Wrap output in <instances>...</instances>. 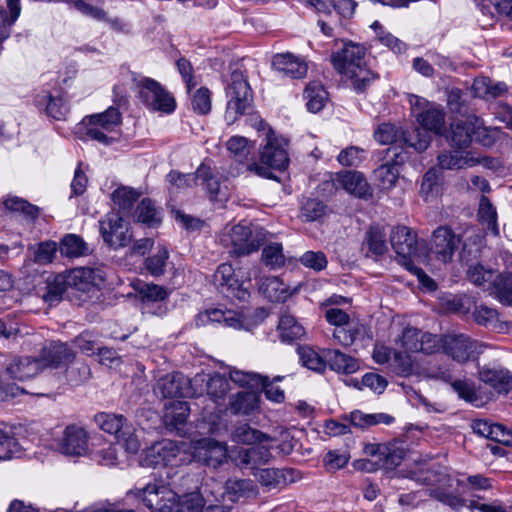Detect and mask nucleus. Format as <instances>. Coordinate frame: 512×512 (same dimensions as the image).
<instances>
[{
    "mask_svg": "<svg viewBox=\"0 0 512 512\" xmlns=\"http://www.w3.org/2000/svg\"><path fill=\"white\" fill-rule=\"evenodd\" d=\"M217 289L227 297H235L245 300L249 296L245 282H250L249 272L235 271L230 263H222L218 266L213 276Z\"/></svg>",
    "mask_w": 512,
    "mask_h": 512,
    "instance_id": "4468645a",
    "label": "nucleus"
},
{
    "mask_svg": "<svg viewBox=\"0 0 512 512\" xmlns=\"http://www.w3.org/2000/svg\"><path fill=\"white\" fill-rule=\"evenodd\" d=\"M374 138L381 145L398 143L401 146L412 147L419 152L426 150L431 142V137L426 132L413 130L406 134L391 123L380 124L374 132Z\"/></svg>",
    "mask_w": 512,
    "mask_h": 512,
    "instance_id": "ddd939ff",
    "label": "nucleus"
},
{
    "mask_svg": "<svg viewBox=\"0 0 512 512\" xmlns=\"http://www.w3.org/2000/svg\"><path fill=\"white\" fill-rule=\"evenodd\" d=\"M42 369L39 358L18 357L9 364L7 373L14 379L24 381L36 376Z\"/></svg>",
    "mask_w": 512,
    "mask_h": 512,
    "instance_id": "473e14b6",
    "label": "nucleus"
},
{
    "mask_svg": "<svg viewBox=\"0 0 512 512\" xmlns=\"http://www.w3.org/2000/svg\"><path fill=\"white\" fill-rule=\"evenodd\" d=\"M75 354L71 348L62 342H51L44 346L39 360L43 365V369L46 367H62L73 362Z\"/></svg>",
    "mask_w": 512,
    "mask_h": 512,
    "instance_id": "bb28decb",
    "label": "nucleus"
},
{
    "mask_svg": "<svg viewBox=\"0 0 512 512\" xmlns=\"http://www.w3.org/2000/svg\"><path fill=\"white\" fill-rule=\"evenodd\" d=\"M191 461L187 442L169 439L154 443L141 456V464L148 467L180 466Z\"/></svg>",
    "mask_w": 512,
    "mask_h": 512,
    "instance_id": "7ed1b4c3",
    "label": "nucleus"
},
{
    "mask_svg": "<svg viewBox=\"0 0 512 512\" xmlns=\"http://www.w3.org/2000/svg\"><path fill=\"white\" fill-rule=\"evenodd\" d=\"M287 142L285 139L278 137L275 133L268 129L266 133V143L260 150L261 166L274 170H285L289 164V157L286 150Z\"/></svg>",
    "mask_w": 512,
    "mask_h": 512,
    "instance_id": "a211bd4d",
    "label": "nucleus"
},
{
    "mask_svg": "<svg viewBox=\"0 0 512 512\" xmlns=\"http://www.w3.org/2000/svg\"><path fill=\"white\" fill-rule=\"evenodd\" d=\"M324 357L330 368L338 373L353 374L360 368L357 359L339 350H326Z\"/></svg>",
    "mask_w": 512,
    "mask_h": 512,
    "instance_id": "4c0bfd02",
    "label": "nucleus"
},
{
    "mask_svg": "<svg viewBox=\"0 0 512 512\" xmlns=\"http://www.w3.org/2000/svg\"><path fill=\"white\" fill-rule=\"evenodd\" d=\"M278 331L283 341H294L305 335V328L293 315L283 314L280 317Z\"/></svg>",
    "mask_w": 512,
    "mask_h": 512,
    "instance_id": "a18cd8bd",
    "label": "nucleus"
},
{
    "mask_svg": "<svg viewBox=\"0 0 512 512\" xmlns=\"http://www.w3.org/2000/svg\"><path fill=\"white\" fill-rule=\"evenodd\" d=\"M229 378L235 384L251 389H258L265 382V376L253 372L238 370L236 368L230 369Z\"/></svg>",
    "mask_w": 512,
    "mask_h": 512,
    "instance_id": "4d7b16f0",
    "label": "nucleus"
},
{
    "mask_svg": "<svg viewBox=\"0 0 512 512\" xmlns=\"http://www.w3.org/2000/svg\"><path fill=\"white\" fill-rule=\"evenodd\" d=\"M38 104H45V110L47 115L56 120L63 119L68 111L66 105L64 104L61 98H53L49 94L43 95L42 98L38 100Z\"/></svg>",
    "mask_w": 512,
    "mask_h": 512,
    "instance_id": "0e129e2a",
    "label": "nucleus"
},
{
    "mask_svg": "<svg viewBox=\"0 0 512 512\" xmlns=\"http://www.w3.org/2000/svg\"><path fill=\"white\" fill-rule=\"evenodd\" d=\"M135 218L138 222L148 225H154L160 222L159 213L149 199H143L137 206Z\"/></svg>",
    "mask_w": 512,
    "mask_h": 512,
    "instance_id": "680f3d73",
    "label": "nucleus"
},
{
    "mask_svg": "<svg viewBox=\"0 0 512 512\" xmlns=\"http://www.w3.org/2000/svg\"><path fill=\"white\" fill-rule=\"evenodd\" d=\"M62 256L68 258H78L89 254L88 244L76 234L65 235L59 245Z\"/></svg>",
    "mask_w": 512,
    "mask_h": 512,
    "instance_id": "79ce46f5",
    "label": "nucleus"
},
{
    "mask_svg": "<svg viewBox=\"0 0 512 512\" xmlns=\"http://www.w3.org/2000/svg\"><path fill=\"white\" fill-rule=\"evenodd\" d=\"M204 382L203 376L189 379L179 372H173L160 377L154 387L157 395L166 399L195 397L202 395L198 386Z\"/></svg>",
    "mask_w": 512,
    "mask_h": 512,
    "instance_id": "6e6552de",
    "label": "nucleus"
},
{
    "mask_svg": "<svg viewBox=\"0 0 512 512\" xmlns=\"http://www.w3.org/2000/svg\"><path fill=\"white\" fill-rule=\"evenodd\" d=\"M478 117L469 115L465 118L456 119L450 128L449 139L455 147H467L473 141V133L477 129Z\"/></svg>",
    "mask_w": 512,
    "mask_h": 512,
    "instance_id": "c85d7f7f",
    "label": "nucleus"
},
{
    "mask_svg": "<svg viewBox=\"0 0 512 512\" xmlns=\"http://www.w3.org/2000/svg\"><path fill=\"white\" fill-rule=\"evenodd\" d=\"M400 344L404 352L394 351L393 363L395 369L402 375H408L413 371V360L409 353L432 354L440 350L437 336L414 327H407L403 330Z\"/></svg>",
    "mask_w": 512,
    "mask_h": 512,
    "instance_id": "f03ea898",
    "label": "nucleus"
},
{
    "mask_svg": "<svg viewBox=\"0 0 512 512\" xmlns=\"http://www.w3.org/2000/svg\"><path fill=\"white\" fill-rule=\"evenodd\" d=\"M392 248L398 257L402 259L406 267L412 264V259L417 257V235L407 226H396L390 235Z\"/></svg>",
    "mask_w": 512,
    "mask_h": 512,
    "instance_id": "5701e85b",
    "label": "nucleus"
},
{
    "mask_svg": "<svg viewBox=\"0 0 512 512\" xmlns=\"http://www.w3.org/2000/svg\"><path fill=\"white\" fill-rule=\"evenodd\" d=\"M95 422L101 430L114 435L128 453L139 451L141 443L136 429L123 415L101 412L95 415Z\"/></svg>",
    "mask_w": 512,
    "mask_h": 512,
    "instance_id": "20e7f679",
    "label": "nucleus"
},
{
    "mask_svg": "<svg viewBox=\"0 0 512 512\" xmlns=\"http://www.w3.org/2000/svg\"><path fill=\"white\" fill-rule=\"evenodd\" d=\"M65 277L68 286L83 292H88L94 287H99L105 278L101 269L90 267L75 268Z\"/></svg>",
    "mask_w": 512,
    "mask_h": 512,
    "instance_id": "a878e982",
    "label": "nucleus"
},
{
    "mask_svg": "<svg viewBox=\"0 0 512 512\" xmlns=\"http://www.w3.org/2000/svg\"><path fill=\"white\" fill-rule=\"evenodd\" d=\"M296 290V288L291 290L287 284L276 276L264 277L259 282V291L270 301L284 302Z\"/></svg>",
    "mask_w": 512,
    "mask_h": 512,
    "instance_id": "f704fd0d",
    "label": "nucleus"
},
{
    "mask_svg": "<svg viewBox=\"0 0 512 512\" xmlns=\"http://www.w3.org/2000/svg\"><path fill=\"white\" fill-rule=\"evenodd\" d=\"M100 232L104 242L114 249L126 246L131 240L128 227L117 212L107 213L100 220Z\"/></svg>",
    "mask_w": 512,
    "mask_h": 512,
    "instance_id": "aec40b11",
    "label": "nucleus"
},
{
    "mask_svg": "<svg viewBox=\"0 0 512 512\" xmlns=\"http://www.w3.org/2000/svg\"><path fill=\"white\" fill-rule=\"evenodd\" d=\"M497 299L506 305H512V271H505L493 281Z\"/></svg>",
    "mask_w": 512,
    "mask_h": 512,
    "instance_id": "6e6d98bb",
    "label": "nucleus"
},
{
    "mask_svg": "<svg viewBox=\"0 0 512 512\" xmlns=\"http://www.w3.org/2000/svg\"><path fill=\"white\" fill-rule=\"evenodd\" d=\"M473 431L487 439L499 442L506 446H512V430L504 425L491 423L487 420H475L472 424Z\"/></svg>",
    "mask_w": 512,
    "mask_h": 512,
    "instance_id": "2f4dec72",
    "label": "nucleus"
},
{
    "mask_svg": "<svg viewBox=\"0 0 512 512\" xmlns=\"http://www.w3.org/2000/svg\"><path fill=\"white\" fill-rule=\"evenodd\" d=\"M484 16L493 20L496 15L512 20V0H475Z\"/></svg>",
    "mask_w": 512,
    "mask_h": 512,
    "instance_id": "c03bdc74",
    "label": "nucleus"
},
{
    "mask_svg": "<svg viewBox=\"0 0 512 512\" xmlns=\"http://www.w3.org/2000/svg\"><path fill=\"white\" fill-rule=\"evenodd\" d=\"M219 243L232 256H245L258 250L261 240L247 225H226L218 236Z\"/></svg>",
    "mask_w": 512,
    "mask_h": 512,
    "instance_id": "423d86ee",
    "label": "nucleus"
},
{
    "mask_svg": "<svg viewBox=\"0 0 512 512\" xmlns=\"http://www.w3.org/2000/svg\"><path fill=\"white\" fill-rule=\"evenodd\" d=\"M477 159L468 153L455 151L453 153H443L438 156V165L442 169H461L471 167L477 163Z\"/></svg>",
    "mask_w": 512,
    "mask_h": 512,
    "instance_id": "8fccbe9b",
    "label": "nucleus"
},
{
    "mask_svg": "<svg viewBox=\"0 0 512 512\" xmlns=\"http://www.w3.org/2000/svg\"><path fill=\"white\" fill-rule=\"evenodd\" d=\"M408 102L413 115L422 127L416 130L426 132L430 137L429 132L441 133L445 123V115L440 105L431 103L427 99L414 94L408 95Z\"/></svg>",
    "mask_w": 512,
    "mask_h": 512,
    "instance_id": "f8f14e48",
    "label": "nucleus"
},
{
    "mask_svg": "<svg viewBox=\"0 0 512 512\" xmlns=\"http://www.w3.org/2000/svg\"><path fill=\"white\" fill-rule=\"evenodd\" d=\"M190 414V408L185 401H170L164 406L163 420L170 430L180 432Z\"/></svg>",
    "mask_w": 512,
    "mask_h": 512,
    "instance_id": "72a5a7b5",
    "label": "nucleus"
},
{
    "mask_svg": "<svg viewBox=\"0 0 512 512\" xmlns=\"http://www.w3.org/2000/svg\"><path fill=\"white\" fill-rule=\"evenodd\" d=\"M371 28L375 30L378 40L393 52L402 53L405 51V44L391 33L385 31L378 21L373 22Z\"/></svg>",
    "mask_w": 512,
    "mask_h": 512,
    "instance_id": "e2e57ef3",
    "label": "nucleus"
},
{
    "mask_svg": "<svg viewBox=\"0 0 512 512\" xmlns=\"http://www.w3.org/2000/svg\"><path fill=\"white\" fill-rule=\"evenodd\" d=\"M192 460H196L214 468L221 465L228 457V449L224 443L211 438H203L187 442Z\"/></svg>",
    "mask_w": 512,
    "mask_h": 512,
    "instance_id": "6ab92c4d",
    "label": "nucleus"
},
{
    "mask_svg": "<svg viewBox=\"0 0 512 512\" xmlns=\"http://www.w3.org/2000/svg\"><path fill=\"white\" fill-rule=\"evenodd\" d=\"M67 279L64 275H56L47 282V292L43 295L45 302L53 305L57 303L67 289Z\"/></svg>",
    "mask_w": 512,
    "mask_h": 512,
    "instance_id": "bf43d9fd",
    "label": "nucleus"
},
{
    "mask_svg": "<svg viewBox=\"0 0 512 512\" xmlns=\"http://www.w3.org/2000/svg\"><path fill=\"white\" fill-rule=\"evenodd\" d=\"M452 387L461 399L477 407L484 404V399L476 390L474 382L470 380H457L452 383Z\"/></svg>",
    "mask_w": 512,
    "mask_h": 512,
    "instance_id": "603ef678",
    "label": "nucleus"
},
{
    "mask_svg": "<svg viewBox=\"0 0 512 512\" xmlns=\"http://www.w3.org/2000/svg\"><path fill=\"white\" fill-rule=\"evenodd\" d=\"M261 485L276 488L294 482L292 469L265 468L253 473Z\"/></svg>",
    "mask_w": 512,
    "mask_h": 512,
    "instance_id": "c9c22d12",
    "label": "nucleus"
},
{
    "mask_svg": "<svg viewBox=\"0 0 512 512\" xmlns=\"http://www.w3.org/2000/svg\"><path fill=\"white\" fill-rule=\"evenodd\" d=\"M133 81L144 106L154 112L172 113L176 108L174 97L156 80L138 76Z\"/></svg>",
    "mask_w": 512,
    "mask_h": 512,
    "instance_id": "0eeeda50",
    "label": "nucleus"
},
{
    "mask_svg": "<svg viewBox=\"0 0 512 512\" xmlns=\"http://www.w3.org/2000/svg\"><path fill=\"white\" fill-rule=\"evenodd\" d=\"M298 354L301 363L310 370L316 372H323L326 368V359L319 355L310 346H300L298 348Z\"/></svg>",
    "mask_w": 512,
    "mask_h": 512,
    "instance_id": "13d9d810",
    "label": "nucleus"
},
{
    "mask_svg": "<svg viewBox=\"0 0 512 512\" xmlns=\"http://www.w3.org/2000/svg\"><path fill=\"white\" fill-rule=\"evenodd\" d=\"M257 494V486L251 479H229L225 484V495L232 502Z\"/></svg>",
    "mask_w": 512,
    "mask_h": 512,
    "instance_id": "ea45409f",
    "label": "nucleus"
},
{
    "mask_svg": "<svg viewBox=\"0 0 512 512\" xmlns=\"http://www.w3.org/2000/svg\"><path fill=\"white\" fill-rule=\"evenodd\" d=\"M231 439L236 443L245 445L271 443L272 441L271 436L252 428L248 424L236 426L231 434Z\"/></svg>",
    "mask_w": 512,
    "mask_h": 512,
    "instance_id": "a19ab883",
    "label": "nucleus"
},
{
    "mask_svg": "<svg viewBox=\"0 0 512 512\" xmlns=\"http://www.w3.org/2000/svg\"><path fill=\"white\" fill-rule=\"evenodd\" d=\"M366 50L356 43H344L341 50L331 55L334 69L351 84L357 92L363 91L376 78L366 65Z\"/></svg>",
    "mask_w": 512,
    "mask_h": 512,
    "instance_id": "f257e3e1",
    "label": "nucleus"
},
{
    "mask_svg": "<svg viewBox=\"0 0 512 512\" xmlns=\"http://www.w3.org/2000/svg\"><path fill=\"white\" fill-rule=\"evenodd\" d=\"M478 377L499 394H507L512 389V375L508 369L484 366L479 369Z\"/></svg>",
    "mask_w": 512,
    "mask_h": 512,
    "instance_id": "c756f323",
    "label": "nucleus"
},
{
    "mask_svg": "<svg viewBox=\"0 0 512 512\" xmlns=\"http://www.w3.org/2000/svg\"><path fill=\"white\" fill-rule=\"evenodd\" d=\"M375 178L382 189H391L395 186L399 176L398 167L395 164H383L374 171Z\"/></svg>",
    "mask_w": 512,
    "mask_h": 512,
    "instance_id": "052dcab7",
    "label": "nucleus"
},
{
    "mask_svg": "<svg viewBox=\"0 0 512 512\" xmlns=\"http://www.w3.org/2000/svg\"><path fill=\"white\" fill-rule=\"evenodd\" d=\"M324 316L330 325L335 326L333 338L341 345H352L362 330V326L350 320L349 315L342 309L328 307Z\"/></svg>",
    "mask_w": 512,
    "mask_h": 512,
    "instance_id": "dca6fc26",
    "label": "nucleus"
},
{
    "mask_svg": "<svg viewBox=\"0 0 512 512\" xmlns=\"http://www.w3.org/2000/svg\"><path fill=\"white\" fill-rule=\"evenodd\" d=\"M58 447L61 453L68 456L84 455L88 449L87 432L77 425H69L63 431Z\"/></svg>",
    "mask_w": 512,
    "mask_h": 512,
    "instance_id": "b1692460",
    "label": "nucleus"
},
{
    "mask_svg": "<svg viewBox=\"0 0 512 512\" xmlns=\"http://www.w3.org/2000/svg\"><path fill=\"white\" fill-rule=\"evenodd\" d=\"M121 113L117 108L109 107L102 113L93 114L83 119L82 125L85 134L92 140L109 144L114 137L112 133L121 124Z\"/></svg>",
    "mask_w": 512,
    "mask_h": 512,
    "instance_id": "9d476101",
    "label": "nucleus"
},
{
    "mask_svg": "<svg viewBox=\"0 0 512 512\" xmlns=\"http://www.w3.org/2000/svg\"><path fill=\"white\" fill-rule=\"evenodd\" d=\"M259 407V396L255 392H240L230 401L234 414L248 415Z\"/></svg>",
    "mask_w": 512,
    "mask_h": 512,
    "instance_id": "09e8293b",
    "label": "nucleus"
},
{
    "mask_svg": "<svg viewBox=\"0 0 512 512\" xmlns=\"http://www.w3.org/2000/svg\"><path fill=\"white\" fill-rule=\"evenodd\" d=\"M10 16L4 10H0V43L10 35V27L18 19L21 13L19 0H6Z\"/></svg>",
    "mask_w": 512,
    "mask_h": 512,
    "instance_id": "864d4df0",
    "label": "nucleus"
},
{
    "mask_svg": "<svg viewBox=\"0 0 512 512\" xmlns=\"http://www.w3.org/2000/svg\"><path fill=\"white\" fill-rule=\"evenodd\" d=\"M304 99L307 109L312 113H317L325 106L328 96L321 83L312 81L304 90Z\"/></svg>",
    "mask_w": 512,
    "mask_h": 512,
    "instance_id": "37998d69",
    "label": "nucleus"
},
{
    "mask_svg": "<svg viewBox=\"0 0 512 512\" xmlns=\"http://www.w3.org/2000/svg\"><path fill=\"white\" fill-rule=\"evenodd\" d=\"M226 94L228 102L225 119L228 123H233L245 113L252 101L250 86L241 71L235 70L231 73Z\"/></svg>",
    "mask_w": 512,
    "mask_h": 512,
    "instance_id": "1a4fd4ad",
    "label": "nucleus"
},
{
    "mask_svg": "<svg viewBox=\"0 0 512 512\" xmlns=\"http://www.w3.org/2000/svg\"><path fill=\"white\" fill-rule=\"evenodd\" d=\"M477 218L486 232L493 236H499L500 231L497 221V210L493 203L486 196H481L479 200Z\"/></svg>",
    "mask_w": 512,
    "mask_h": 512,
    "instance_id": "e433bc0d",
    "label": "nucleus"
},
{
    "mask_svg": "<svg viewBox=\"0 0 512 512\" xmlns=\"http://www.w3.org/2000/svg\"><path fill=\"white\" fill-rule=\"evenodd\" d=\"M195 324L198 327L220 324L237 330L248 328L246 318L242 312L226 308H213L199 313L195 318Z\"/></svg>",
    "mask_w": 512,
    "mask_h": 512,
    "instance_id": "4be33fe9",
    "label": "nucleus"
},
{
    "mask_svg": "<svg viewBox=\"0 0 512 512\" xmlns=\"http://www.w3.org/2000/svg\"><path fill=\"white\" fill-rule=\"evenodd\" d=\"M204 506V498L197 491L186 493L181 497L176 494L175 512H202Z\"/></svg>",
    "mask_w": 512,
    "mask_h": 512,
    "instance_id": "5fc2aeb1",
    "label": "nucleus"
},
{
    "mask_svg": "<svg viewBox=\"0 0 512 512\" xmlns=\"http://www.w3.org/2000/svg\"><path fill=\"white\" fill-rule=\"evenodd\" d=\"M196 376L204 377V382L198 386V389L203 391L200 387L205 384L206 394L209 399L218 407H223L226 397L230 391L229 380L219 373H214L212 375L197 374Z\"/></svg>",
    "mask_w": 512,
    "mask_h": 512,
    "instance_id": "7c9ffc66",
    "label": "nucleus"
},
{
    "mask_svg": "<svg viewBox=\"0 0 512 512\" xmlns=\"http://www.w3.org/2000/svg\"><path fill=\"white\" fill-rule=\"evenodd\" d=\"M366 255H383L388 250L386 232L379 226H371L366 232L363 244Z\"/></svg>",
    "mask_w": 512,
    "mask_h": 512,
    "instance_id": "58836bf2",
    "label": "nucleus"
},
{
    "mask_svg": "<svg viewBox=\"0 0 512 512\" xmlns=\"http://www.w3.org/2000/svg\"><path fill=\"white\" fill-rule=\"evenodd\" d=\"M334 183L337 188H342L356 197L367 198L371 196L370 186L361 172H339L334 178Z\"/></svg>",
    "mask_w": 512,
    "mask_h": 512,
    "instance_id": "cd10ccee",
    "label": "nucleus"
},
{
    "mask_svg": "<svg viewBox=\"0 0 512 512\" xmlns=\"http://www.w3.org/2000/svg\"><path fill=\"white\" fill-rule=\"evenodd\" d=\"M461 237L448 226L437 227L429 242V251L434 258L444 264L452 261L455 252L459 249Z\"/></svg>",
    "mask_w": 512,
    "mask_h": 512,
    "instance_id": "f3484780",
    "label": "nucleus"
},
{
    "mask_svg": "<svg viewBox=\"0 0 512 512\" xmlns=\"http://www.w3.org/2000/svg\"><path fill=\"white\" fill-rule=\"evenodd\" d=\"M138 198L139 193L130 187H119L112 194L114 204L122 210L130 209Z\"/></svg>",
    "mask_w": 512,
    "mask_h": 512,
    "instance_id": "338daca9",
    "label": "nucleus"
},
{
    "mask_svg": "<svg viewBox=\"0 0 512 512\" xmlns=\"http://www.w3.org/2000/svg\"><path fill=\"white\" fill-rule=\"evenodd\" d=\"M196 178L198 185H202L206 188L210 194V198L213 200H222L226 194L224 193L219 180L212 176L211 170L205 165H201L196 171Z\"/></svg>",
    "mask_w": 512,
    "mask_h": 512,
    "instance_id": "de8ad7c7",
    "label": "nucleus"
},
{
    "mask_svg": "<svg viewBox=\"0 0 512 512\" xmlns=\"http://www.w3.org/2000/svg\"><path fill=\"white\" fill-rule=\"evenodd\" d=\"M3 203L4 207L11 212H20L30 218L38 215V208L22 198L8 196Z\"/></svg>",
    "mask_w": 512,
    "mask_h": 512,
    "instance_id": "69168bd1",
    "label": "nucleus"
},
{
    "mask_svg": "<svg viewBox=\"0 0 512 512\" xmlns=\"http://www.w3.org/2000/svg\"><path fill=\"white\" fill-rule=\"evenodd\" d=\"M226 148L231 157L241 165V169L238 170L237 174L247 171L262 178L274 179L273 173L268 168L259 165L258 162L253 160L254 142L246 137L236 135L228 139Z\"/></svg>",
    "mask_w": 512,
    "mask_h": 512,
    "instance_id": "9b49d317",
    "label": "nucleus"
},
{
    "mask_svg": "<svg viewBox=\"0 0 512 512\" xmlns=\"http://www.w3.org/2000/svg\"><path fill=\"white\" fill-rule=\"evenodd\" d=\"M263 263L271 269H278L285 265L286 257L281 243L274 242L264 246L261 254Z\"/></svg>",
    "mask_w": 512,
    "mask_h": 512,
    "instance_id": "3c124183",
    "label": "nucleus"
},
{
    "mask_svg": "<svg viewBox=\"0 0 512 512\" xmlns=\"http://www.w3.org/2000/svg\"><path fill=\"white\" fill-rule=\"evenodd\" d=\"M440 349L459 363L476 360L486 345L465 334H448L439 338Z\"/></svg>",
    "mask_w": 512,
    "mask_h": 512,
    "instance_id": "2eb2a0df",
    "label": "nucleus"
},
{
    "mask_svg": "<svg viewBox=\"0 0 512 512\" xmlns=\"http://www.w3.org/2000/svg\"><path fill=\"white\" fill-rule=\"evenodd\" d=\"M439 192V175L436 169H430L423 177L420 194L428 201L430 198L437 195Z\"/></svg>",
    "mask_w": 512,
    "mask_h": 512,
    "instance_id": "774afa93",
    "label": "nucleus"
},
{
    "mask_svg": "<svg viewBox=\"0 0 512 512\" xmlns=\"http://www.w3.org/2000/svg\"><path fill=\"white\" fill-rule=\"evenodd\" d=\"M472 315L477 324L487 328L502 331L506 327V323L499 319V313L491 307L485 305L477 306Z\"/></svg>",
    "mask_w": 512,
    "mask_h": 512,
    "instance_id": "49530a36",
    "label": "nucleus"
},
{
    "mask_svg": "<svg viewBox=\"0 0 512 512\" xmlns=\"http://www.w3.org/2000/svg\"><path fill=\"white\" fill-rule=\"evenodd\" d=\"M272 445L257 444L251 448H233L230 450V459L240 468L258 470V466L268 463L272 457Z\"/></svg>",
    "mask_w": 512,
    "mask_h": 512,
    "instance_id": "412c9836",
    "label": "nucleus"
},
{
    "mask_svg": "<svg viewBox=\"0 0 512 512\" xmlns=\"http://www.w3.org/2000/svg\"><path fill=\"white\" fill-rule=\"evenodd\" d=\"M140 499L151 512H175L176 492L163 480H153L127 493Z\"/></svg>",
    "mask_w": 512,
    "mask_h": 512,
    "instance_id": "39448f33",
    "label": "nucleus"
},
{
    "mask_svg": "<svg viewBox=\"0 0 512 512\" xmlns=\"http://www.w3.org/2000/svg\"><path fill=\"white\" fill-rule=\"evenodd\" d=\"M272 67L282 77L303 78L308 70L307 63L292 53H278L273 56Z\"/></svg>",
    "mask_w": 512,
    "mask_h": 512,
    "instance_id": "393cba45",
    "label": "nucleus"
}]
</instances>
